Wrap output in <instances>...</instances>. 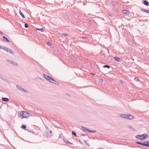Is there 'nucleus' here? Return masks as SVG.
I'll use <instances>...</instances> for the list:
<instances>
[{
    "label": "nucleus",
    "instance_id": "b1692460",
    "mask_svg": "<svg viewBox=\"0 0 149 149\" xmlns=\"http://www.w3.org/2000/svg\"><path fill=\"white\" fill-rule=\"evenodd\" d=\"M134 80L136 81H139V78L138 77H135L134 78Z\"/></svg>",
    "mask_w": 149,
    "mask_h": 149
},
{
    "label": "nucleus",
    "instance_id": "9b49d317",
    "mask_svg": "<svg viewBox=\"0 0 149 149\" xmlns=\"http://www.w3.org/2000/svg\"><path fill=\"white\" fill-rule=\"evenodd\" d=\"M143 4L147 6H148L149 5V3L146 0L144 1Z\"/></svg>",
    "mask_w": 149,
    "mask_h": 149
},
{
    "label": "nucleus",
    "instance_id": "a878e982",
    "mask_svg": "<svg viewBox=\"0 0 149 149\" xmlns=\"http://www.w3.org/2000/svg\"><path fill=\"white\" fill-rule=\"evenodd\" d=\"M24 26L26 28H27L28 27V24L26 23H25L24 24Z\"/></svg>",
    "mask_w": 149,
    "mask_h": 149
},
{
    "label": "nucleus",
    "instance_id": "473e14b6",
    "mask_svg": "<svg viewBox=\"0 0 149 149\" xmlns=\"http://www.w3.org/2000/svg\"><path fill=\"white\" fill-rule=\"evenodd\" d=\"M86 134H81V136H86Z\"/></svg>",
    "mask_w": 149,
    "mask_h": 149
},
{
    "label": "nucleus",
    "instance_id": "72a5a7b5",
    "mask_svg": "<svg viewBox=\"0 0 149 149\" xmlns=\"http://www.w3.org/2000/svg\"><path fill=\"white\" fill-rule=\"evenodd\" d=\"M86 145H87L88 146H89V145L88 143H86Z\"/></svg>",
    "mask_w": 149,
    "mask_h": 149
},
{
    "label": "nucleus",
    "instance_id": "bb28decb",
    "mask_svg": "<svg viewBox=\"0 0 149 149\" xmlns=\"http://www.w3.org/2000/svg\"><path fill=\"white\" fill-rule=\"evenodd\" d=\"M72 135L76 136V134L75 132L74 131H72Z\"/></svg>",
    "mask_w": 149,
    "mask_h": 149
},
{
    "label": "nucleus",
    "instance_id": "5701e85b",
    "mask_svg": "<svg viewBox=\"0 0 149 149\" xmlns=\"http://www.w3.org/2000/svg\"><path fill=\"white\" fill-rule=\"evenodd\" d=\"M36 29L38 31H42L43 30V29H42V28L39 29L38 28H36Z\"/></svg>",
    "mask_w": 149,
    "mask_h": 149
},
{
    "label": "nucleus",
    "instance_id": "20e7f679",
    "mask_svg": "<svg viewBox=\"0 0 149 149\" xmlns=\"http://www.w3.org/2000/svg\"><path fill=\"white\" fill-rule=\"evenodd\" d=\"M16 87L19 90H21V91L24 92H26V91L25 90L24 88H22L21 87H20L18 85H16Z\"/></svg>",
    "mask_w": 149,
    "mask_h": 149
},
{
    "label": "nucleus",
    "instance_id": "6ab92c4d",
    "mask_svg": "<svg viewBox=\"0 0 149 149\" xmlns=\"http://www.w3.org/2000/svg\"><path fill=\"white\" fill-rule=\"evenodd\" d=\"M87 131L89 132L90 133H95L96 132L95 130H87Z\"/></svg>",
    "mask_w": 149,
    "mask_h": 149
},
{
    "label": "nucleus",
    "instance_id": "aec40b11",
    "mask_svg": "<svg viewBox=\"0 0 149 149\" xmlns=\"http://www.w3.org/2000/svg\"><path fill=\"white\" fill-rule=\"evenodd\" d=\"M81 128L84 130H86V131H87V130H88V129H87L86 127H85L84 126H82L81 127Z\"/></svg>",
    "mask_w": 149,
    "mask_h": 149
},
{
    "label": "nucleus",
    "instance_id": "f03ea898",
    "mask_svg": "<svg viewBox=\"0 0 149 149\" xmlns=\"http://www.w3.org/2000/svg\"><path fill=\"white\" fill-rule=\"evenodd\" d=\"M20 115L24 118H26L29 116V114L25 111H21L20 113Z\"/></svg>",
    "mask_w": 149,
    "mask_h": 149
},
{
    "label": "nucleus",
    "instance_id": "0eeeda50",
    "mask_svg": "<svg viewBox=\"0 0 149 149\" xmlns=\"http://www.w3.org/2000/svg\"><path fill=\"white\" fill-rule=\"evenodd\" d=\"M142 136H144V137H142L141 138V140H143L146 138H147L148 137V135L147 134H142Z\"/></svg>",
    "mask_w": 149,
    "mask_h": 149
},
{
    "label": "nucleus",
    "instance_id": "4468645a",
    "mask_svg": "<svg viewBox=\"0 0 149 149\" xmlns=\"http://www.w3.org/2000/svg\"><path fill=\"white\" fill-rule=\"evenodd\" d=\"M141 135H138L136 136L135 137L136 138L138 139H139L141 140Z\"/></svg>",
    "mask_w": 149,
    "mask_h": 149
},
{
    "label": "nucleus",
    "instance_id": "423d86ee",
    "mask_svg": "<svg viewBox=\"0 0 149 149\" xmlns=\"http://www.w3.org/2000/svg\"><path fill=\"white\" fill-rule=\"evenodd\" d=\"M144 146L148 147H149V142L148 141H144Z\"/></svg>",
    "mask_w": 149,
    "mask_h": 149
},
{
    "label": "nucleus",
    "instance_id": "6e6552de",
    "mask_svg": "<svg viewBox=\"0 0 149 149\" xmlns=\"http://www.w3.org/2000/svg\"><path fill=\"white\" fill-rule=\"evenodd\" d=\"M7 61L10 63H12L13 65H14L17 66L18 65V64L17 63L14 61L10 60H7Z\"/></svg>",
    "mask_w": 149,
    "mask_h": 149
},
{
    "label": "nucleus",
    "instance_id": "4c0bfd02",
    "mask_svg": "<svg viewBox=\"0 0 149 149\" xmlns=\"http://www.w3.org/2000/svg\"><path fill=\"white\" fill-rule=\"evenodd\" d=\"M50 133H52V131H51V130H50Z\"/></svg>",
    "mask_w": 149,
    "mask_h": 149
},
{
    "label": "nucleus",
    "instance_id": "f257e3e1",
    "mask_svg": "<svg viewBox=\"0 0 149 149\" xmlns=\"http://www.w3.org/2000/svg\"><path fill=\"white\" fill-rule=\"evenodd\" d=\"M43 76L45 79L48 81L56 85H58V84L57 82L53 79L52 78L49 76H48V75H43Z\"/></svg>",
    "mask_w": 149,
    "mask_h": 149
},
{
    "label": "nucleus",
    "instance_id": "f8f14e48",
    "mask_svg": "<svg viewBox=\"0 0 149 149\" xmlns=\"http://www.w3.org/2000/svg\"><path fill=\"white\" fill-rule=\"evenodd\" d=\"M141 10L142 11L149 13V10L142 8L141 9Z\"/></svg>",
    "mask_w": 149,
    "mask_h": 149
},
{
    "label": "nucleus",
    "instance_id": "1a4fd4ad",
    "mask_svg": "<svg viewBox=\"0 0 149 149\" xmlns=\"http://www.w3.org/2000/svg\"><path fill=\"white\" fill-rule=\"evenodd\" d=\"M119 116L122 118L126 119L127 117V115L125 114H119Z\"/></svg>",
    "mask_w": 149,
    "mask_h": 149
},
{
    "label": "nucleus",
    "instance_id": "ea45409f",
    "mask_svg": "<svg viewBox=\"0 0 149 149\" xmlns=\"http://www.w3.org/2000/svg\"><path fill=\"white\" fill-rule=\"evenodd\" d=\"M91 74L93 75V74H94L92 73H91Z\"/></svg>",
    "mask_w": 149,
    "mask_h": 149
},
{
    "label": "nucleus",
    "instance_id": "79ce46f5",
    "mask_svg": "<svg viewBox=\"0 0 149 149\" xmlns=\"http://www.w3.org/2000/svg\"><path fill=\"white\" fill-rule=\"evenodd\" d=\"M141 137H144V136H141Z\"/></svg>",
    "mask_w": 149,
    "mask_h": 149
},
{
    "label": "nucleus",
    "instance_id": "2eb2a0df",
    "mask_svg": "<svg viewBox=\"0 0 149 149\" xmlns=\"http://www.w3.org/2000/svg\"><path fill=\"white\" fill-rule=\"evenodd\" d=\"M2 38H3V40L6 41L7 42H9V41L8 40V39L7 38H6L4 36H3L2 37Z\"/></svg>",
    "mask_w": 149,
    "mask_h": 149
},
{
    "label": "nucleus",
    "instance_id": "4be33fe9",
    "mask_svg": "<svg viewBox=\"0 0 149 149\" xmlns=\"http://www.w3.org/2000/svg\"><path fill=\"white\" fill-rule=\"evenodd\" d=\"M103 67L104 68H110V66H109L108 65H104L103 66Z\"/></svg>",
    "mask_w": 149,
    "mask_h": 149
},
{
    "label": "nucleus",
    "instance_id": "9d476101",
    "mask_svg": "<svg viewBox=\"0 0 149 149\" xmlns=\"http://www.w3.org/2000/svg\"><path fill=\"white\" fill-rule=\"evenodd\" d=\"M128 127L130 130H132L133 131H135V129L132 127L130 125H128L127 126Z\"/></svg>",
    "mask_w": 149,
    "mask_h": 149
},
{
    "label": "nucleus",
    "instance_id": "7ed1b4c3",
    "mask_svg": "<svg viewBox=\"0 0 149 149\" xmlns=\"http://www.w3.org/2000/svg\"><path fill=\"white\" fill-rule=\"evenodd\" d=\"M2 49H3L4 50L6 51L7 52H9L10 53L12 54H14V52L10 49L6 47H3L2 48Z\"/></svg>",
    "mask_w": 149,
    "mask_h": 149
},
{
    "label": "nucleus",
    "instance_id": "a19ab883",
    "mask_svg": "<svg viewBox=\"0 0 149 149\" xmlns=\"http://www.w3.org/2000/svg\"><path fill=\"white\" fill-rule=\"evenodd\" d=\"M70 143V144H71L72 143Z\"/></svg>",
    "mask_w": 149,
    "mask_h": 149
},
{
    "label": "nucleus",
    "instance_id": "c9c22d12",
    "mask_svg": "<svg viewBox=\"0 0 149 149\" xmlns=\"http://www.w3.org/2000/svg\"><path fill=\"white\" fill-rule=\"evenodd\" d=\"M84 143L85 144H86V143H87L86 141H84Z\"/></svg>",
    "mask_w": 149,
    "mask_h": 149
},
{
    "label": "nucleus",
    "instance_id": "ddd939ff",
    "mask_svg": "<svg viewBox=\"0 0 149 149\" xmlns=\"http://www.w3.org/2000/svg\"><path fill=\"white\" fill-rule=\"evenodd\" d=\"M2 100L3 101L5 102H7L9 101V99L6 97H3L2 98Z\"/></svg>",
    "mask_w": 149,
    "mask_h": 149
},
{
    "label": "nucleus",
    "instance_id": "2f4dec72",
    "mask_svg": "<svg viewBox=\"0 0 149 149\" xmlns=\"http://www.w3.org/2000/svg\"><path fill=\"white\" fill-rule=\"evenodd\" d=\"M99 81L100 82H102L103 81V80L102 79H100L99 80Z\"/></svg>",
    "mask_w": 149,
    "mask_h": 149
},
{
    "label": "nucleus",
    "instance_id": "412c9836",
    "mask_svg": "<svg viewBox=\"0 0 149 149\" xmlns=\"http://www.w3.org/2000/svg\"><path fill=\"white\" fill-rule=\"evenodd\" d=\"M136 143L137 144H139L142 145H143L144 146V143H141V142H136Z\"/></svg>",
    "mask_w": 149,
    "mask_h": 149
},
{
    "label": "nucleus",
    "instance_id": "393cba45",
    "mask_svg": "<svg viewBox=\"0 0 149 149\" xmlns=\"http://www.w3.org/2000/svg\"><path fill=\"white\" fill-rule=\"evenodd\" d=\"M21 128L23 129H25L26 128V127L25 126L22 125L21 126Z\"/></svg>",
    "mask_w": 149,
    "mask_h": 149
},
{
    "label": "nucleus",
    "instance_id": "dca6fc26",
    "mask_svg": "<svg viewBox=\"0 0 149 149\" xmlns=\"http://www.w3.org/2000/svg\"><path fill=\"white\" fill-rule=\"evenodd\" d=\"M114 58L115 60H116V61H117L119 62L120 61V59L119 58H118L117 57H114Z\"/></svg>",
    "mask_w": 149,
    "mask_h": 149
},
{
    "label": "nucleus",
    "instance_id": "7c9ffc66",
    "mask_svg": "<svg viewBox=\"0 0 149 149\" xmlns=\"http://www.w3.org/2000/svg\"><path fill=\"white\" fill-rule=\"evenodd\" d=\"M47 44L48 45H51V43L50 42H47Z\"/></svg>",
    "mask_w": 149,
    "mask_h": 149
},
{
    "label": "nucleus",
    "instance_id": "cd10ccee",
    "mask_svg": "<svg viewBox=\"0 0 149 149\" xmlns=\"http://www.w3.org/2000/svg\"><path fill=\"white\" fill-rule=\"evenodd\" d=\"M62 35L63 36H67L68 35L66 34V33H63L62 34Z\"/></svg>",
    "mask_w": 149,
    "mask_h": 149
},
{
    "label": "nucleus",
    "instance_id": "e433bc0d",
    "mask_svg": "<svg viewBox=\"0 0 149 149\" xmlns=\"http://www.w3.org/2000/svg\"><path fill=\"white\" fill-rule=\"evenodd\" d=\"M109 16L110 17H111L112 16V15H111V14H109Z\"/></svg>",
    "mask_w": 149,
    "mask_h": 149
},
{
    "label": "nucleus",
    "instance_id": "a211bd4d",
    "mask_svg": "<svg viewBox=\"0 0 149 149\" xmlns=\"http://www.w3.org/2000/svg\"><path fill=\"white\" fill-rule=\"evenodd\" d=\"M19 13L21 15V16L23 18H25V17L24 15L22 13V12L21 11H19Z\"/></svg>",
    "mask_w": 149,
    "mask_h": 149
},
{
    "label": "nucleus",
    "instance_id": "c03bdc74",
    "mask_svg": "<svg viewBox=\"0 0 149 149\" xmlns=\"http://www.w3.org/2000/svg\"><path fill=\"white\" fill-rule=\"evenodd\" d=\"M43 74L44 75V74Z\"/></svg>",
    "mask_w": 149,
    "mask_h": 149
},
{
    "label": "nucleus",
    "instance_id": "f704fd0d",
    "mask_svg": "<svg viewBox=\"0 0 149 149\" xmlns=\"http://www.w3.org/2000/svg\"><path fill=\"white\" fill-rule=\"evenodd\" d=\"M0 34H3V33L1 31H0Z\"/></svg>",
    "mask_w": 149,
    "mask_h": 149
},
{
    "label": "nucleus",
    "instance_id": "37998d69",
    "mask_svg": "<svg viewBox=\"0 0 149 149\" xmlns=\"http://www.w3.org/2000/svg\"><path fill=\"white\" fill-rule=\"evenodd\" d=\"M108 52H109H109L108 50Z\"/></svg>",
    "mask_w": 149,
    "mask_h": 149
},
{
    "label": "nucleus",
    "instance_id": "f3484780",
    "mask_svg": "<svg viewBox=\"0 0 149 149\" xmlns=\"http://www.w3.org/2000/svg\"><path fill=\"white\" fill-rule=\"evenodd\" d=\"M123 13L124 14H127L128 13H129V11L127 10H123Z\"/></svg>",
    "mask_w": 149,
    "mask_h": 149
},
{
    "label": "nucleus",
    "instance_id": "39448f33",
    "mask_svg": "<svg viewBox=\"0 0 149 149\" xmlns=\"http://www.w3.org/2000/svg\"><path fill=\"white\" fill-rule=\"evenodd\" d=\"M133 118V116L132 115L128 114H127V117L126 119H129V120H132Z\"/></svg>",
    "mask_w": 149,
    "mask_h": 149
},
{
    "label": "nucleus",
    "instance_id": "c85d7f7f",
    "mask_svg": "<svg viewBox=\"0 0 149 149\" xmlns=\"http://www.w3.org/2000/svg\"><path fill=\"white\" fill-rule=\"evenodd\" d=\"M81 38H83V39H88L86 37H81Z\"/></svg>",
    "mask_w": 149,
    "mask_h": 149
},
{
    "label": "nucleus",
    "instance_id": "c756f323",
    "mask_svg": "<svg viewBox=\"0 0 149 149\" xmlns=\"http://www.w3.org/2000/svg\"><path fill=\"white\" fill-rule=\"evenodd\" d=\"M120 82L121 83H123V80H120Z\"/></svg>",
    "mask_w": 149,
    "mask_h": 149
},
{
    "label": "nucleus",
    "instance_id": "58836bf2",
    "mask_svg": "<svg viewBox=\"0 0 149 149\" xmlns=\"http://www.w3.org/2000/svg\"><path fill=\"white\" fill-rule=\"evenodd\" d=\"M0 49H2V47L0 46Z\"/></svg>",
    "mask_w": 149,
    "mask_h": 149
}]
</instances>
